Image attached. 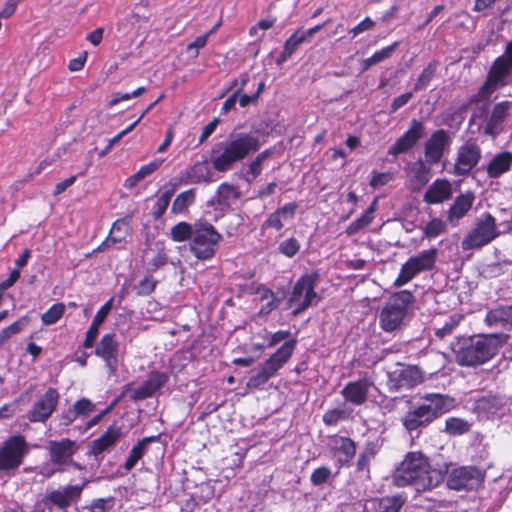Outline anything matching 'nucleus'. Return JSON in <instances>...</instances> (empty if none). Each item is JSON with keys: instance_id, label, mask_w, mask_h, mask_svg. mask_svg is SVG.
Segmentation results:
<instances>
[{"instance_id": "obj_1", "label": "nucleus", "mask_w": 512, "mask_h": 512, "mask_svg": "<svg viewBox=\"0 0 512 512\" xmlns=\"http://www.w3.org/2000/svg\"><path fill=\"white\" fill-rule=\"evenodd\" d=\"M507 340L508 335L503 333L459 337L451 343V349L457 364L476 367L490 361Z\"/></svg>"}, {"instance_id": "obj_2", "label": "nucleus", "mask_w": 512, "mask_h": 512, "mask_svg": "<svg viewBox=\"0 0 512 512\" xmlns=\"http://www.w3.org/2000/svg\"><path fill=\"white\" fill-rule=\"evenodd\" d=\"M392 478L396 486H413L417 492L430 490L442 480L440 472L431 469L428 458L421 452H409Z\"/></svg>"}, {"instance_id": "obj_3", "label": "nucleus", "mask_w": 512, "mask_h": 512, "mask_svg": "<svg viewBox=\"0 0 512 512\" xmlns=\"http://www.w3.org/2000/svg\"><path fill=\"white\" fill-rule=\"evenodd\" d=\"M454 399L448 395L430 393L421 397V402L413 405L401 419L402 425L412 439L418 438L423 429L437 418L451 410Z\"/></svg>"}, {"instance_id": "obj_4", "label": "nucleus", "mask_w": 512, "mask_h": 512, "mask_svg": "<svg viewBox=\"0 0 512 512\" xmlns=\"http://www.w3.org/2000/svg\"><path fill=\"white\" fill-rule=\"evenodd\" d=\"M260 147L259 137L251 133H231L212 150L211 163L216 171L227 172L233 169L237 162L257 152Z\"/></svg>"}, {"instance_id": "obj_5", "label": "nucleus", "mask_w": 512, "mask_h": 512, "mask_svg": "<svg viewBox=\"0 0 512 512\" xmlns=\"http://www.w3.org/2000/svg\"><path fill=\"white\" fill-rule=\"evenodd\" d=\"M414 300L413 294L408 290L393 294L380 312L379 323L381 328L386 332L398 329L407 314L408 306Z\"/></svg>"}, {"instance_id": "obj_6", "label": "nucleus", "mask_w": 512, "mask_h": 512, "mask_svg": "<svg viewBox=\"0 0 512 512\" xmlns=\"http://www.w3.org/2000/svg\"><path fill=\"white\" fill-rule=\"evenodd\" d=\"M30 447L21 434L12 435L0 444V475H12L22 465Z\"/></svg>"}, {"instance_id": "obj_7", "label": "nucleus", "mask_w": 512, "mask_h": 512, "mask_svg": "<svg viewBox=\"0 0 512 512\" xmlns=\"http://www.w3.org/2000/svg\"><path fill=\"white\" fill-rule=\"evenodd\" d=\"M221 240L222 235L217 232L212 224L206 221H198L195 223L190 250L197 259L209 260L216 254Z\"/></svg>"}, {"instance_id": "obj_8", "label": "nucleus", "mask_w": 512, "mask_h": 512, "mask_svg": "<svg viewBox=\"0 0 512 512\" xmlns=\"http://www.w3.org/2000/svg\"><path fill=\"white\" fill-rule=\"evenodd\" d=\"M295 343V340L285 342L262 364L260 370L249 378L247 387L257 389L273 377L292 356Z\"/></svg>"}, {"instance_id": "obj_9", "label": "nucleus", "mask_w": 512, "mask_h": 512, "mask_svg": "<svg viewBox=\"0 0 512 512\" xmlns=\"http://www.w3.org/2000/svg\"><path fill=\"white\" fill-rule=\"evenodd\" d=\"M318 274H305L301 276L293 286L292 293L288 299V307L295 306L292 314L297 316L305 311L313 304L315 300H319L315 292V286L318 281Z\"/></svg>"}, {"instance_id": "obj_10", "label": "nucleus", "mask_w": 512, "mask_h": 512, "mask_svg": "<svg viewBox=\"0 0 512 512\" xmlns=\"http://www.w3.org/2000/svg\"><path fill=\"white\" fill-rule=\"evenodd\" d=\"M83 488L84 484L66 485L47 489L39 502L40 507H42V512H45V510L51 512L53 508L67 511L69 507L79 501Z\"/></svg>"}, {"instance_id": "obj_11", "label": "nucleus", "mask_w": 512, "mask_h": 512, "mask_svg": "<svg viewBox=\"0 0 512 512\" xmlns=\"http://www.w3.org/2000/svg\"><path fill=\"white\" fill-rule=\"evenodd\" d=\"M438 251L435 248L423 250L419 254L410 257L401 267L399 276L394 285L401 287L411 281L421 272L430 271L435 267Z\"/></svg>"}, {"instance_id": "obj_12", "label": "nucleus", "mask_w": 512, "mask_h": 512, "mask_svg": "<svg viewBox=\"0 0 512 512\" xmlns=\"http://www.w3.org/2000/svg\"><path fill=\"white\" fill-rule=\"evenodd\" d=\"M497 236L495 218L486 213L477 222L476 227L463 239L461 245L464 250L476 249L487 245Z\"/></svg>"}, {"instance_id": "obj_13", "label": "nucleus", "mask_w": 512, "mask_h": 512, "mask_svg": "<svg viewBox=\"0 0 512 512\" xmlns=\"http://www.w3.org/2000/svg\"><path fill=\"white\" fill-rule=\"evenodd\" d=\"M484 480V474L474 466H462L453 468L447 475V486L450 489L473 490L480 486Z\"/></svg>"}, {"instance_id": "obj_14", "label": "nucleus", "mask_w": 512, "mask_h": 512, "mask_svg": "<svg viewBox=\"0 0 512 512\" xmlns=\"http://www.w3.org/2000/svg\"><path fill=\"white\" fill-rule=\"evenodd\" d=\"M423 381V375L417 366L398 364L388 372L387 387L390 392L411 389Z\"/></svg>"}, {"instance_id": "obj_15", "label": "nucleus", "mask_w": 512, "mask_h": 512, "mask_svg": "<svg viewBox=\"0 0 512 512\" xmlns=\"http://www.w3.org/2000/svg\"><path fill=\"white\" fill-rule=\"evenodd\" d=\"M119 347L120 344L115 333L105 334L96 345L94 353L104 361L109 377L117 375Z\"/></svg>"}, {"instance_id": "obj_16", "label": "nucleus", "mask_w": 512, "mask_h": 512, "mask_svg": "<svg viewBox=\"0 0 512 512\" xmlns=\"http://www.w3.org/2000/svg\"><path fill=\"white\" fill-rule=\"evenodd\" d=\"M512 70V62L506 57H499L489 71L486 82L479 91V98H488L499 86L504 85L505 78Z\"/></svg>"}, {"instance_id": "obj_17", "label": "nucleus", "mask_w": 512, "mask_h": 512, "mask_svg": "<svg viewBox=\"0 0 512 512\" xmlns=\"http://www.w3.org/2000/svg\"><path fill=\"white\" fill-rule=\"evenodd\" d=\"M452 143V135L450 132L439 129L433 132L424 145V155L426 161L430 165L440 162L446 150Z\"/></svg>"}, {"instance_id": "obj_18", "label": "nucleus", "mask_w": 512, "mask_h": 512, "mask_svg": "<svg viewBox=\"0 0 512 512\" xmlns=\"http://www.w3.org/2000/svg\"><path fill=\"white\" fill-rule=\"evenodd\" d=\"M59 398L60 395L55 388H48L28 411L27 419L30 422H45L55 411Z\"/></svg>"}, {"instance_id": "obj_19", "label": "nucleus", "mask_w": 512, "mask_h": 512, "mask_svg": "<svg viewBox=\"0 0 512 512\" xmlns=\"http://www.w3.org/2000/svg\"><path fill=\"white\" fill-rule=\"evenodd\" d=\"M424 135V124L417 119H412L409 129L389 148L388 154L397 156L408 152Z\"/></svg>"}, {"instance_id": "obj_20", "label": "nucleus", "mask_w": 512, "mask_h": 512, "mask_svg": "<svg viewBox=\"0 0 512 512\" xmlns=\"http://www.w3.org/2000/svg\"><path fill=\"white\" fill-rule=\"evenodd\" d=\"M481 149L476 143L467 142L458 149L454 174L458 176L467 175L479 162Z\"/></svg>"}, {"instance_id": "obj_21", "label": "nucleus", "mask_w": 512, "mask_h": 512, "mask_svg": "<svg viewBox=\"0 0 512 512\" xmlns=\"http://www.w3.org/2000/svg\"><path fill=\"white\" fill-rule=\"evenodd\" d=\"M78 448L77 442L68 438L59 441L51 440L46 447L49 452L50 461L55 465H70L72 457Z\"/></svg>"}, {"instance_id": "obj_22", "label": "nucleus", "mask_w": 512, "mask_h": 512, "mask_svg": "<svg viewBox=\"0 0 512 512\" xmlns=\"http://www.w3.org/2000/svg\"><path fill=\"white\" fill-rule=\"evenodd\" d=\"M511 109V101L497 103L493 107L491 115L487 118V123L483 130L484 134L496 137L502 133L504 131V123L507 120Z\"/></svg>"}, {"instance_id": "obj_23", "label": "nucleus", "mask_w": 512, "mask_h": 512, "mask_svg": "<svg viewBox=\"0 0 512 512\" xmlns=\"http://www.w3.org/2000/svg\"><path fill=\"white\" fill-rule=\"evenodd\" d=\"M122 431L120 427L110 426L104 434L93 440L89 445L88 455H92L99 461V456L112 448L121 438Z\"/></svg>"}, {"instance_id": "obj_24", "label": "nucleus", "mask_w": 512, "mask_h": 512, "mask_svg": "<svg viewBox=\"0 0 512 512\" xmlns=\"http://www.w3.org/2000/svg\"><path fill=\"white\" fill-rule=\"evenodd\" d=\"M407 170L409 171V187L412 191H420L431 178V165L427 161L419 159L411 163Z\"/></svg>"}, {"instance_id": "obj_25", "label": "nucleus", "mask_w": 512, "mask_h": 512, "mask_svg": "<svg viewBox=\"0 0 512 512\" xmlns=\"http://www.w3.org/2000/svg\"><path fill=\"white\" fill-rule=\"evenodd\" d=\"M371 383L368 379L349 382L341 391L343 397L354 405H362L367 400Z\"/></svg>"}, {"instance_id": "obj_26", "label": "nucleus", "mask_w": 512, "mask_h": 512, "mask_svg": "<svg viewBox=\"0 0 512 512\" xmlns=\"http://www.w3.org/2000/svg\"><path fill=\"white\" fill-rule=\"evenodd\" d=\"M331 449L337 457L338 462L344 465L350 463L354 458L356 444L348 437L336 435L331 439Z\"/></svg>"}, {"instance_id": "obj_27", "label": "nucleus", "mask_w": 512, "mask_h": 512, "mask_svg": "<svg viewBox=\"0 0 512 512\" xmlns=\"http://www.w3.org/2000/svg\"><path fill=\"white\" fill-rule=\"evenodd\" d=\"M452 196V185L446 179L435 180L424 194V201L428 204H439L450 199Z\"/></svg>"}, {"instance_id": "obj_28", "label": "nucleus", "mask_w": 512, "mask_h": 512, "mask_svg": "<svg viewBox=\"0 0 512 512\" xmlns=\"http://www.w3.org/2000/svg\"><path fill=\"white\" fill-rule=\"evenodd\" d=\"M113 298L108 300L96 313L94 319L86 332L85 340L83 342L84 348H91L94 345V342L99 333L100 325L105 321L107 315L112 309Z\"/></svg>"}, {"instance_id": "obj_29", "label": "nucleus", "mask_w": 512, "mask_h": 512, "mask_svg": "<svg viewBox=\"0 0 512 512\" xmlns=\"http://www.w3.org/2000/svg\"><path fill=\"white\" fill-rule=\"evenodd\" d=\"M474 199V194L471 192L457 196L448 211V221L456 224L471 209Z\"/></svg>"}, {"instance_id": "obj_30", "label": "nucleus", "mask_w": 512, "mask_h": 512, "mask_svg": "<svg viewBox=\"0 0 512 512\" xmlns=\"http://www.w3.org/2000/svg\"><path fill=\"white\" fill-rule=\"evenodd\" d=\"M183 184H197L211 181V172L205 162H197L187 170L181 173L179 178Z\"/></svg>"}, {"instance_id": "obj_31", "label": "nucleus", "mask_w": 512, "mask_h": 512, "mask_svg": "<svg viewBox=\"0 0 512 512\" xmlns=\"http://www.w3.org/2000/svg\"><path fill=\"white\" fill-rule=\"evenodd\" d=\"M327 22L323 24L316 25L308 30H297L291 37H289L285 44L284 48L291 54L299 48L301 44L311 39L320 29H322Z\"/></svg>"}, {"instance_id": "obj_32", "label": "nucleus", "mask_w": 512, "mask_h": 512, "mask_svg": "<svg viewBox=\"0 0 512 512\" xmlns=\"http://www.w3.org/2000/svg\"><path fill=\"white\" fill-rule=\"evenodd\" d=\"M512 164V153L504 151L497 154L488 164L487 173L489 177L496 178L507 172Z\"/></svg>"}, {"instance_id": "obj_33", "label": "nucleus", "mask_w": 512, "mask_h": 512, "mask_svg": "<svg viewBox=\"0 0 512 512\" xmlns=\"http://www.w3.org/2000/svg\"><path fill=\"white\" fill-rule=\"evenodd\" d=\"M240 197L238 189L228 183H222L218 189L215 197L210 201V204H218L221 207H228L232 200H237Z\"/></svg>"}, {"instance_id": "obj_34", "label": "nucleus", "mask_w": 512, "mask_h": 512, "mask_svg": "<svg viewBox=\"0 0 512 512\" xmlns=\"http://www.w3.org/2000/svg\"><path fill=\"white\" fill-rule=\"evenodd\" d=\"M159 438V435L145 437L142 440H140L135 446H133L126 462L124 463V469L130 471L136 465L138 460L142 458V456L146 452L148 444L158 441Z\"/></svg>"}, {"instance_id": "obj_35", "label": "nucleus", "mask_w": 512, "mask_h": 512, "mask_svg": "<svg viewBox=\"0 0 512 512\" xmlns=\"http://www.w3.org/2000/svg\"><path fill=\"white\" fill-rule=\"evenodd\" d=\"M406 499L402 495L387 496L374 501L375 512H400Z\"/></svg>"}, {"instance_id": "obj_36", "label": "nucleus", "mask_w": 512, "mask_h": 512, "mask_svg": "<svg viewBox=\"0 0 512 512\" xmlns=\"http://www.w3.org/2000/svg\"><path fill=\"white\" fill-rule=\"evenodd\" d=\"M488 325L512 324V304L490 310L486 315Z\"/></svg>"}, {"instance_id": "obj_37", "label": "nucleus", "mask_w": 512, "mask_h": 512, "mask_svg": "<svg viewBox=\"0 0 512 512\" xmlns=\"http://www.w3.org/2000/svg\"><path fill=\"white\" fill-rule=\"evenodd\" d=\"M375 206H376V200H374L372 202V204L369 206V208L365 211V213L361 217H359L358 219H356L355 221L350 223V225L346 229V233L348 235H354L358 231L369 226L374 219Z\"/></svg>"}, {"instance_id": "obj_38", "label": "nucleus", "mask_w": 512, "mask_h": 512, "mask_svg": "<svg viewBox=\"0 0 512 512\" xmlns=\"http://www.w3.org/2000/svg\"><path fill=\"white\" fill-rule=\"evenodd\" d=\"M438 68L437 61H431L421 72L419 77L416 80L413 91H421L427 88L432 79L435 77L436 71Z\"/></svg>"}, {"instance_id": "obj_39", "label": "nucleus", "mask_w": 512, "mask_h": 512, "mask_svg": "<svg viewBox=\"0 0 512 512\" xmlns=\"http://www.w3.org/2000/svg\"><path fill=\"white\" fill-rule=\"evenodd\" d=\"M195 223L179 222L171 228L170 236L176 242H183L193 238Z\"/></svg>"}, {"instance_id": "obj_40", "label": "nucleus", "mask_w": 512, "mask_h": 512, "mask_svg": "<svg viewBox=\"0 0 512 512\" xmlns=\"http://www.w3.org/2000/svg\"><path fill=\"white\" fill-rule=\"evenodd\" d=\"M195 201V190L189 189L180 193L173 201L171 211L174 214H180L187 210V208Z\"/></svg>"}, {"instance_id": "obj_41", "label": "nucleus", "mask_w": 512, "mask_h": 512, "mask_svg": "<svg viewBox=\"0 0 512 512\" xmlns=\"http://www.w3.org/2000/svg\"><path fill=\"white\" fill-rule=\"evenodd\" d=\"M463 316L460 314H452L450 315L442 325L435 326V336L439 339H444L446 336L450 335L453 330L459 325Z\"/></svg>"}, {"instance_id": "obj_42", "label": "nucleus", "mask_w": 512, "mask_h": 512, "mask_svg": "<svg viewBox=\"0 0 512 512\" xmlns=\"http://www.w3.org/2000/svg\"><path fill=\"white\" fill-rule=\"evenodd\" d=\"M128 392H132L131 399L134 401L144 400L146 398L151 397L154 394L153 390L151 389L147 381H145L143 385L137 388H133V383H128L124 387V393Z\"/></svg>"}, {"instance_id": "obj_43", "label": "nucleus", "mask_w": 512, "mask_h": 512, "mask_svg": "<svg viewBox=\"0 0 512 512\" xmlns=\"http://www.w3.org/2000/svg\"><path fill=\"white\" fill-rule=\"evenodd\" d=\"M175 192V188L165 191L156 201L153 208V216L155 219H159L167 210L170 200Z\"/></svg>"}, {"instance_id": "obj_44", "label": "nucleus", "mask_w": 512, "mask_h": 512, "mask_svg": "<svg viewBox=\"0 0 512 512\" xmlns=\"http://www.w3.org/2000/svg\"><path fill=\"white\" fill-rule=\"evenodd\" d=\"M65 305L63 303H56L52 305L41 317L43 324H55L64 314Z\"/></svg>"}, {"instance_id": "obj_45", "label": "nucleus", "mask_w": 512, "mask_h": 512, "mask_svg": "<svg viewBox=\"0 0 512 512\" xmlns=\"http://www.w3.org/2000/svg\"><path fill=\"white\" fill-rule=\"evenodd\" d=\"M249 81V77L247 74H242L240 76V86L226 99L222 106L223 113L229 112L236 104L238 97L241 92H243L244 87L247 85Z\"/></svg>"}, {"instance_id": "obj_46", "label": "nucleus", "mask_w": 512, "mask_h": 512, "mask_svg": "<svg viewBox=\"0 0 512 512\" xmlns=\"http://www.w3.org/2000/svg\"><path fill=\"white\" fill-rule=\"evenodd\" d=\"M273 153L274 149H266L259 153L257 157L249 164V173H251L254 178L260 175L264 161L272 156Z\"/></svg>"}, {"instance_id": "obj_47", "label": "nucleus", "mask_w": 512, "mask_h": 512, "mask_svg": "<svg viewBox=\"0 0 512 512\" xmlns=\"http://www.w3.org/2000/svg\"><path fill=\"white\" fill-rule=\"evenodd\" d=\"M396 44L383 48L380 51L375 52L371 57L364 60V69H368L369 67L384 61L389 58L394 51Z\"/></svg>"}, {"instance_id": "obj_48", "label": "nucleus", "mask_w": 512, "mask_h": 512, "mask_svg": "<svg viewBox=\"0 0 512 512\" xmlns=\"http://www.w3.org/2000/svg\"><path fill=\"white\" fill-rule=\"evenodd\" d=\"M30 322V318L28 316H23L19 318L17 321L2 329L0 332L4 335V337L9 340L13 335L21 332Z\"/></svg>"}, {"instance_id": "obj_49", "label": "nucleus", "mask_w": 512, "mask_h": 512, "mask_svg": "<svg viewBox=\"0 0 512 512\" xmlns=\"http://www.w3.org/2000/svg\"><path fill=\"white\" fill-rule=\"evenodd\" d=\"M469 430V424L458 418H449L446 421V431L453 435H460Z\"/></svg>"}, {"instance_id": "obj_50", "label": "nucleus", "mask_w": 512, "mask_h": 512, "mask_svg": "<svg viewBox=\"0 0 512 512\" xmlns=\"http://www.w3.org/2000/svg\"><path fill=\"white\" fill-rule=\"evenodd\" d=\"M169 377L166 373L154 371L151 372L146 380L153 392H157L168 381Z\"/></svg>"}, {"instance_id": "obj_51", "label": "nucleus", "mask_w": 512, "mask_h": 512, "mask_svg": "<svg viewBox=\"0 0 512 512\" xmlns=\"http://www.w3.org/2000/svg\"><path fill=\"white\" fill-rule=\"evenodd\" d=\"M279 251L287 257H293L300 249V244L295 238L284 240L279 245Z\"/></svg>"}, {"instance_id": "obj_52", "label": "nucleus", "mask_w": 512, "mask_h": 512, "mask_svg": "<svg viewBox=\"0 0 512 512\" xmlns=\"http://www.w3.org/2000/svg\"><path fill=\"white\" fill-rule=\"evenodd\" d=\"M445 229V224L438 218L432 219L424 228V234L428 238L440 235Z\"/></svg>"}, {"instance_id": "obj_53", "label": "nucleus", "mask_w": 512, "mask_h": 512, "mask_svg": "<svg viewBox=\"0 0 512 512\" xmlns=\"http://www.w3.org/2000/svg\"><path fill=\"white\" fill-rule=\"evenodd\" d=\"M156 284L157 282L152 277L147 276L134 289L138 296H147L155 290Z\"/></svg>"}, {"instance_id": "obj_54", "label": "nucleus", "mask_w": 512, "mask_h": 512, "mask_svg": "<svg viewBox=\"0 0 512 512\" xmlns=\"http://www.w3.org/2000/svg\"><path fill=\"white\" fill-rule=\"evenodd\" d=\"M502 406V400L496 397H483L477 402V407L487 412L498 410Z\"/></svg>"}, {"instance_id": "obj_55", "label": "nucleus", "mask_w": 512, "mask_h": 512, "mask_svg": "<svg viewBox=\"0 0 512 512\" xmlns=\"http://www.w3.org/2000/svg\"><path fill=\"white\" fill-rule=\"evenodd\" d=\"M331 470L328 467H319L311 474V482L315 486H320L328 481L331 477Z\"/></svg>"}, {"instance_id": "obj_56", "label": "nucleus", "mask_w": 512, "mask_h": 512, "mask_svg": "<svg viewBox=\"0 0 512 512\" xmlns=\"http://www.w3.org/2000/svg\"><path fill=\"white\" fill-rule=\"evenodd\" d=\"M346 417V413L342 409H332L327 411L323 416V421L327 425H335Z\"/></svg>"}, {"instance_id": "obj_57", "label": "nucleus", "mask_w": 512, "mask_h": 512, "mask_svg": "<svg viewBox=\"0 0 512 512\" xmlns=\"http://www.w3.org/2000/svg\"><path fill=\"white\" fill-rule=\"evenodd\" d=\"M94 408V404L86 399L82 398L78 400L74 405L73 409L76 412L77 416H85L88 415Z\"/></svg>"}, {"instance_id": "obj_58", "label": "nucleus", "mask_w": 512, "mask_h": 512, "mask_svg": "<svg viewBox=\"0 0 512 512\" xmlns=\"http://www.w3.org/2000/svg\"><path fill=\"white\" fill-rule=\"evenodd\" d=\"M163 162H164L163 159H155L152 162H150V163H148L146 165H143L137 171V173L140 175V177L142 179H144L147 176H149L150 174H152L153 172H155L162 165Z\"/></svg>"}, {"instance_id": "obj_59", "label": "nucleus", "mask_w": 512, "mask_h": 512, "mask_svg": "<svg viewBox=\"0 0 512 512\" xmlns=\"http://www.w3.org/2000/svg\"><path fill=\"white\" fill-rule=\"evenodd\" d=\"M413 97V92H406L396 98L391 103L390 112L394 113L404 105H406L409 100Z\"/></svg>"}, {"instance_id": "obj_60", "label": "nucleus", "mask_w": 512, "mask_h": 512, "mask_svg": "<svg viewBox=\"0 0 512 512\" xmlns=\"http://www.w3.org/2000/svg\"><path fill=\"white\" fill-rule=\"evenodd\" d=\"M125 239V233H121L119 234V236H111L109 234V236L106 238L105 241H103L95 250L94 252H103L105 251L107 248H109L110 246L116 244V243H120L122 240Z\"/></svg>"}, {"instance_id": "obj_61", "label": "nucleus", "mask_w": 512, "mask_h": 512, "mask_svg": "<svg viewBox=\"0 0 512 512\" xmlns=\"http://www.w3.org/2000/svg\"><path fill=\"white\" fill-rule=\"evenodd\" d=\"M281 218H282V216L277 211H275L269 215V217L264 222L263 227L274 228L276 230H280L283 228V223H282Z\"/></svg>"}, {"instance_id": "obj_62", "label": "nucleus", "mask_w": 512, "mask_h": 512, "mask_svg": "<svg viewBox=\"0 0 512 512\" xmlns=\"http://www.w3.org/2000/svg\"><path fill=\"white\" fill-rule=\"evenodd\" d=\"M219 122L220 120L218 118H214L203 128L199 137V144L204 143L211 136V134L216 130Z\"/></svg>"}, {"instance_id": "obj_63", "label": "nucleus", "mask_w": 512, "mask_h": 512, "mask_svg": "<svg viewBox=\"0 0 512 512\" xmlns=\"http://www.w3.org/2000/svg\"><path fill=\"white\" fill-rule=\"evenodd\" d=\"M374 26H375V22L371 18L366 17L358 25H356L354 28H352L350 30V33H352L353 36L355 37L360 33H363L365 31L372 29Z\"/></svg>"}, {"instance_id": "obj_64", "label": "nucleus", "mask_w": 512, "mask_h": 512, "mask_svg": "<svg viewBox=\"0 0 512 512\" xmlns=\"http://www.w3.org/2000/svg\"><path fill=\"white\" fill-rule=\"evenodd\" d=\"M392 179L390 173H374L370 181L372 187H380L386 185Z\"/></svg>"}]
</instances>
